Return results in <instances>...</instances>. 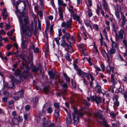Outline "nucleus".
I'll return each instance as SVG.
<instances>
[{"label":"nucleus","instance_id":"17","mask_svg":"<svg viewBox=\"0 0 127 127\" xmlns=\"http://www.w3.org/2000/svg\"><path fill=\"white\" fill-rule=\"evenodd\" d=\"M107 73L110 75V71H111L112 72H114V68L112 66H108L107 67Z\"/></svg>","mask_w":127,"mask_h":127},{"label":"nucleus","instance_id":"20","mask_svg":"<svg viewBox=\"0 0 127 127\" xmlns=\"http://www.w3.org/2000/svg\"><path fill=\"white\" fill-rule=\"evenodd\" d=\"M12 121L13 124L15 125H18L19 123L18 119L16 117H13L12 119Z\"/></svg>","mask_w":127,"mask_h":127},{"label":"nucleus","instance_id":"38","mask_svg":"<svg viewBox=\"0 0 127 127\" xmlns=\"http://www.w3.org/2000/svg\"><path fill=\"white\" fill-rule=\"evenodd\" d=\"M119 60L121 61H124L126 64H124L125 65H127V63L124 60L123 58L122 57L121 55H120L119 57Z\"/></svg>","mask_w":127,"mask_h":127},{"label":"nucleus","instance_id":"36","mask_svg":"<svg viewBox=\"0 0 127 127\" xmlns=\"http://www.w3.org/2000/svg\"><path fill=\"white\" fill-rule=\"evenodd\" d=\"M32 100L34 103H36L38 101V98L37 96H36L34 97L33 98Z\"/></svg>","mask_w":127,"mask_h":127},{"label":"nucleus","instance_id":"64","mask_svg":"<svg viewBox=\"0 0 127 127\" xmlns=\"http://www.w3.org/2000/svg\"><path fill=\"white\" fill-rule=\"evenodd\" d=\"M18 121L19 123L21 122L23 120L22 117L19 116L18 117Z\"/></svg>","mask_w":127,"mask_h":127},{"label":"nucleus","instance_id":"44","mask_svg":"<svg viewBox=\"0 0 127 127\" xmlns=\"http://www.w3.org/2000/svg\"><path fill=\"white\" fill-rule=\"evenodd\" d=\"M53 111V110L50 107H49L47 109V111L48 113H51Z\"/></svg>","mask_w":127,"mask_h":127},{"label":"nucleus","instance_id":"52","mask_svg":"<svg viewBox=\"0 0 127 127\" xmlns=\"http://www.w3.org/2000/svg\"><path fill=\"white\" fill-rule=\"evenodd\" d=\"M12 46V45H10L9 44H8L7 46V50H9Z\"/></svg>","mask_w":127,"mask_h":127},{"label":"nucleus","instance_id":"23","mask_svg":"<svg viewBox=\"0 0 127 127\" xmlns=\"http://www.w3.org/2000/svg\"><path fill=\"white\" fill-rule=\"evenodd\" d=\"M77 71V74L79 76H81L82 77H83V76H82L83 74V72H84L82 71V70L80 69H76Z\"/></svg>","mask_w":127,"mask_h":127},{"label":"nucleus","instance_id":"45","mask_svg":"<svg viewBox=\"0 0 127 127\" xmlns=\"http://www.w3.org/2000/svg\"><path fill=\"white\" fill-rule=\"evenodd\" d=\"M114 107H118L119 105V102L118 100H116V101L114 103Z\"/></svg>","mask_w":127,"mask_h":127},{"label":"nucleus","instance_id":"2","mask_svg":"<svg viewBox=\"0 0 127 127\" xmlns=\"http://www.w3.org/2000/svg\"><path fill=\"white\" fill-rule=\"evenodd\" d=\"M20 68L22 70H24L22 74V76L25 78H26L29 75V66L28 64L22 63L20 66Z\"/></svg>","mask_w":127,"mask_h":127},{"label":"nucleus","instance_id":"43","mask_svg":"<svg viewBox=\"0 0 127 127\" xmlns=\"http://www.w3.org/2000/svg\"><path fill=\"white\" fill-rule=\"evenodd\" d=\"M39 15V16L40 18H42L43 17V12L41 10H40L39 11L37 12Z\"/></svg>","mask_w":127,"mask_h":127},{"label":"nucleus","instance_id":"3","mask_svg":"<svg viewBox=\"0 0 127 127\" xmlns=\"http://www.w3.org/2000/svg\"><path fill=\"white\" fill-rule=\"evenodd\" d=\"M73 110L74 112L72 114L73 119L74 121V123L75 124H76L79 122V120L78 117H76L75 115L76 114L79 116L82 117L83 115V112L82 111H78L75 108H73Z\"/></svg>","mask_w":127,"mask_h":127},{"label":"nucleus","instance_id":"34","mask_svg":"<svg viewBox=\"0 0 127 127\" xmlns=\"http://www.w3.org/2000/svg\"><path fill=\"white\" fill-rule=\"evenodd\" d=\"M40 2V4L41 6V8L43 10L44 7V3L43 0H39Z\"/></svg>","mask_w":127,"mask_h":127},{"label":"nucleus","instance_id":"39","mask_svg":"<svg viewBox=\"0 0 127 127\" xmlns=\"http://www.w3.org/2000/svg\"><path fill=\"white\" fill-rule=\"evenodd\" d=\"M70 55L68 53H67L65 57L66 59L68 60L69 61H70L71 60V59L70 58Z\"/></svg>","mask_w":127,"mask_h":127},{"label":"nucleus","instance_id":"9","mask_svg":"<svg viewBox=\"0 0 127 127\" xmlns=\"http://www.w3.org/2000/svg\"><path fill=\"white\" fill-rule=\"evenodd\" d=\"M66 122L68 125L71 124L72 123V120L70 114H68L66 118Z\"/></svg>","mask_w":127,"mask_h":127},{"label":"nucleus","instance_id":"29","mask_svg":"<svg viewBox=\"0 0 127 127\" xmlns=\"http://www.w3.org/2000/svg\"><path fill=\"white\" fill-rule=\"evenodd\" d=\"M54 106L55 107V109H60L59 103L55 102L54 103Z\"/></svg>","mask_w":127,"mask_h":127},{"label":"nucleus","instance_id":"4","mask_svg":"<svg viewBox=\"0 0 127 127\" xmlns=\"http://www.w3.org/2000/svg\"><path fill=\"white\" fill-rule=\"evenodd\" d=\"M72 22V19L71 18L69 20L67 21L66 23L63 22L62 23L61 27H62L70 28L71 26V23Z\"/></svg>","mask_w":127,"mask_h":127},{"label":"nucleus","instance_id":"6","mask_svg":"<svg viewBox=\"0 0 127 127\" xmlns=\"http://www.w3.org/2000/svg\"><path fill=\"white\" fill-rule=\"evenodd\" d=\"M102 1L103 2L102 5L103 6V9L106 11L108 12L109 13L110 12L109 11V9L106 0H102Z\"/></svg>","mask_w":127,"mask_h":127},{"label":"nucleus","instance_id":"55","mask_svg":"<svg viewBox=\"0 0 127 127\" xmlns=\"http://www.w3.org/2000/svg\"><path fill=\"white\" fill-rule=\"evenodd\" d=\"M69 9V11L71 13H72V14H71V15H72V16H73L72 14H73V16H74V15H75L76 14L73 12V11L72 9V8L71 9Z\"/></svg>","mask_w":127,"mask_h":127},{"label":"nucleus","instance_id":"47","mask_svg":"<svg viewBox=\"0 0 127 127\" xmlns=\"http://www.w3.org/2000/svg\"><path fill=\"white\" fill-rule=\"evenodd\" d=\"M116 16L117 18H120V13L119 11H116L115 12Z\"/></svg>","mask_w":127,"mask_h":127},{"label":"nucleus","instance_id":"18","mask_svg":"<svg viewBox=\"0 0 127 127\" xmlns=\"http://www.w3.org/2000/svg\"><path fill=\"white\" fill-rule=\"evenodd\" d=\"M16 95H18L20 97H22L24 95V91L23 90H21L20 91L16 93Z\"/></svg>","mask_w":127,"mask_h":127},{"label":"nucleus","instance_id":"40","mask_svg":"<svg viewBox=\"0 0 127 127\" xmlns=\"http://www.w3.org/2000/svg\"><path fill=\"white\" fill-rule=\"evenodd\" d=\"M50 122L49 121H46L44 125H43V127H48L49 125L50 124Z\"/></svg>","mask_w":127,"mask_h":127},{"label":"nucleus","instance_id":"41","mask_svg":"<svg viewBox=\"0 0 127 127\" xmlns=\"http://www.w3.org/2000/svg\"><path fill=\"white\" fill-rule=\"evenodd\" d=\"M122 95H124L125 101H127V93L125 91Z\"/></svg>","mask_w":127,"mask_h":127},{"label":"nucleus","instance_id":"7","mask_svg":"<svg viewBox=\"0 0 127 127\" xmlns=\"http://www.w3.org/2000/svg\"><path fill=\"white\" fill-rule=\"evenodd\" d=\"M124 33V30L123 29H121L119 32V34H118V37H116V39L118 40L120 39H123V34Z\"/></svg>","mask_w":127,"mask_h":127},{"label":"nucleus","instance_id":"1","mask_svg":"<svg viewBox=\"0 0 127 127\" xmlns=\"http://www.w3.org/2000/svg\"><path fill=\"white\" fill-rule=\"evenodd\" d=\"M23 16L25 17L23 21L21 18H20L19 19L20 29L22 30L25 36H27L29 37H31L32 35L29 28V21L28 15L27 14L25 13Z\"/></svg>","mask_w":127,"mask_h":127},{"label":"nucleus","instance_id":"10","mask_svg":"<svg viewBox=\"0 0 127 127\" xmlns=\"http://www.w3.org/2000/svg\"><path fill=\"white\" fill-rule=\"evenodd\" d=\"M7 87L10 89H13L15 88V84L12 81H9L7 83Z\"/></svg>","mask_w":127,"mask_h":127},{"label":"nucleus","instance_id":"56","mask_svg":"<svg viewBox=\"0 0 127 127\" xmlns=\"http://www.w3.org/2000/svg\"><path fill=\"white\" fill-rule=\"evenodd\" d=\"M12 115L13 117H17L16 112L15 111H14L12 112Z\"/></svg>","mask_w":127,"mask_h":127},{"label":"nucleus","instance_id":"59","mask_svg":"<svg viewBox=\"0 0 127 127\" xmlns=\"http://www.w3.org/2000/svg\"><path fill=\"white\" fill-rule=\"evenodd\" d=\"M85 25L87 26H90L91 27V26L90 25V23L87 21H85Z\"/></svg>","mask_w":127,"mask_h":127},{"label":"nucleus","instance_id":"15","mask_svg":"<svg viewBox=\"0 0 127 127\" xmlns=\"http://www.w3.org/2000/svg\"><path fill=\"white\" fill-rule=\"evenodd\" d=\"M101 87L99 84L97 83L96 86L95 87V90L97 93H100L101 92Z\"/></svg>","mask_w":127,"mask_h":127},{"label":"nucleus","instance_id":"16","mask_svg":"<svg viewBox=\"0 0 127 127\" xmlns=\"http://www.w3.org/2000/svg\"><path fill=\"white\" fill-rule=\"evenodd\" d=\"M100 118L101 119H102L105 127H110L107 124L105 120V119L104 118H103L102 114H100Z\"/></svg>","mask_w":127,"mask_h":127},{"label":"nucleus","instance_id":"63","mask_svg":"<svg viewBox=\"0 0 127 127\" xmlns=\"http://www.w3.org/2000/svg\"><path fill=\"white\" fill-rule=\"evenodd\" d=\"M6 29L7 30L9 29L11 27V25L9 24H7L6 25Z\"/></svg>","mask_w":127,"mask_h":127},{"label":"nucleus","instance_id":"14","mask_svg":"<svg viewBox=\"0 0 127 127\" xmlns=\"http://www.w3.org/2000/svg\"><path fill=\"white\" fill-rule=\"evenodd\" d=\"M48 74L49 75L50 78L53 79L54 78L55 76V73L52 70L48 72Z\"/></svg>","mask_w":127,"mask_h":127},{"label":"nucleus","instance_id":"62","mask_svg":"<svg viewBox=\"0 0 127 127\" xmlns=\"http://www.w3.org/2000/svg\"><path fill=\"white\" fill-rule=\"evenodd\" d=\"M83 103L85 105H86L87 106H89L90 105V104L86 100H84Z\"/></svg>","mask_w":127,"mask_h":127},{"label":"nucleus","instance_id":"22","mask_svg":"<svg viewBox=\"0 0 127 127\" xmlns=\"http://www.w3.org/2000/svg\"><path fill=\"white\" fill-rule=\"evenodd\" d=\"M44 107H43L42 109L41 112H40L39 113V116L40 117L42 116H44L45 115V111L44 110Z\"/></svg>","mask_w":127,"mask_h":127},{"label":"nucleus","instance_id":"28","mask_svg":"<svg viewBox=\"0 0 127 127\" xmlns=\"http://www.w3.org/2000/svg\"><path fill=\"white\" fill-rule=\"evenodd\" d=\"M60 109H55L54 114L56 117H58L59 116V110Z\"/></svg>","mask_w":127,"mask_h":127},{"label":"nucleus","instance_id":"48","mask_svg":"<svg viewBox=\"0 0 127 127\" xmlns=\"http://www.w3.org/2000/svg\"><path fill=\"white\" fill-rule=\"evenodd\" d=\"M61 45L63 46L64 47H66V43L65 42V40H63L62 43L61 44Z\"/></svg>","mask_w":127,"mask_h":127},{"label":"nucleus","instance_id":"5","mask_svg":"<svg viewBox=\"0 0 127 127\" xmlns=\"http://www.w3.org/2000/svg\"><path fill=\"white\" fill-rule=\"evenodd\" d=\"M90 99L92 101H95L97 104L101 102V98L99 97L94 95L91 97Z\"/></svg>","mask_w":127,"mask_h":127},{"label":"nucleus","instance_id":"37","mask_svg":"<svg viewBox=\"0 0 127 127\" xmlns=\"http://www.w3.org/2000/svg\"><path fill=\"white\" fill-rule=\"evenodd\" d=\"M60 18L59 19H61L63 20V12L59 13Z\"/></svg>","mask_w":127,"mask_h":127},{"label":"nucleus","instance_id":"32","mask_svg":"<svg viewBox=\"0 0 127 127\" xmlns=\"http://www.w3.org/2000/svg\"><path fill=\"white\" fill-rule=\"evenodd\" d=\"M15 29H13L10 32H8L7 33V35L8 36H11L12 35L13 32L15 31Z\"/></svg>","mask_w":127,"mask_h":127},{"label":"nucleus","instance_id":"54","mask_svg":"<svg viewBox=\"0 0 127 127\" xmlns=\"http://www.w3.org/2000/svg\"><path fill=\"white\" fill-rule=\"evenodd\" d=\"M38 68L39 69V70H40V72H41V70L42 68V67L41 64L40 63H39L38 64Z\"/></svg>","mask_w":127,"mask_h":127},{"label":"nucleus","instance_id":"21","mask_svg":"<svg viewBox=\"0 0 127 127\" xmlns=\"http://www.w3.org/2000/svg\"><path fill=\"white\" fill-rule=\"evenodd\" d=\"M61 85L62 86L64 89V91L65 92L66 91L67 89L68 88L67 84L66 83H63L62 82H60Z\"/></svg>","mask_w":127,"mask_h":127},{"label":"nucleus","instance_id":"26","mask_svg":"<svg viewBox=\"0 0 127 127\" xmlns=\"http://www.w3.org/2000/svg\"><path fill=\"white\" fill-rule=\"evenodd\" d=\"M59 5L61 6H63L64 7L66 6L65 3H64L63 1L62 0H58Z\"/></svg>","mask_w":127,"mask_h":127},{"label":"nucleus","instance_id":"25","mask_svg":"<svg viewBox=\"0 0 127 127\" xmlns=\"http://www.w3.org/2000/svg\"><path fill=\"white\" fill-rule=\"evenodd\" d=\"M125 91L124 90L121 88V87H120L118 88V89H117V92H116V93H118L120 92L122 94L123 93H124Z\"/></svg>","mask_w":127,"mask_h":127},{"label":"nucleus","instance_id":"11","mask_svg":"<svg viewBox=\"0 0 127 127\" xmlns=\"http://www.w3.org/2000/svg\"><path fill=\"white\" fill-rule=\"evenodd\" d=\"M116 51V49L112 48L109 51H108L107 53L109 56H110V59L112 58L111 55L114 54Z\"/></svg>","mask_w":127,"mask_h":127},{"label":"nucleus","instance_id":"24","mask_svg":"<svg viewBox=\"0 0 127 127\" xmlns=\"http://www.w3.org/2000/svg\"><path fill=\"white\" fill-rule=\"evenodd\" d=\"M102 53L104 55H105V54H106V56L107 59V61L109 63L110 60V56H109L108 53H107L104 50H103L102 51Z\"/></svg>","mask_w":127,"mask_h":127},{"label":"nucleus","instance_id":"58","mask_svg":"<svg viewBox=\"0 0 127 127\" xmlns=\"http://www.w3.org/2000/svg\"><path fill=\"white\" fill-rule=\"evenodd\" d=\"M83 78V82L84 84L85 85H87L88 84V83L85 79L83 77H82Z\"/></svg>","mask_w":127,"mask_h":127},{"label":"nucleus","instance_id":"46","mask_svg":"<svg viewBox=\"0 0 127 127\" xmlns=\"http://www.w3.org/2000/svg\"><path fill=\"white\" fill-rule=\"evenodd\" d=\"M96 13L99 16L100 15L99 13V7L98 5H97V9L96 10Z\"/></svg>","mask_w":127,"mask_h":127},{"label":"nucleus","instance_id":"49","mask_svg":"<svg viewBox=\"0 0 127 127\" xmlns=\"http://www.w3.org/2000/svg\"><path fill=\"white\" fill-rule=\"evenodd\" d=\"M25 108L26 111H29L30 109V105H27L25 106Z\"/></svg>","mask_w":127,"mask_h":127},{"label":"nucleus","instance_id":"53","mask_svg":"<svg viewBox=\"0 0 127 127\" xmlns=\"http://www.w3.org/2000/svg\"><path fill=\"white\" fill-rule=\"evenodd\" d=\"M83 77H86L88 79L89 78V74L85 72H83Z\"/></svg>","mask_w":127,"mask_h":127},{"label":"nucleus","instance_id":"30","mask_svg":"<svg viewBox=\"0 0 127 127\" xmlns=\"http://www.w3.org/2000/svg\"><path fill=\"white\" fill-rule=\"evenodd\" d=\"M122 42L125 47L127 48V41L125 37H124V39L123 40Z\"/></svg>","mask_w":127,"mask_h":127},{"label":"nucleus","instance_id":"8","mask_svg":"<svg viewBox=\"0 0 127 127\" xmlns=\"http://www.w3.org/2000/svg\"><path fill=\"white\" fill-rule=\"evenodd\" d=\"M21 40L22 41L21 43V48L22 49H26L27 47L28 42L24 41V38L22 37H21Z\"/></svg>","mask_w":127,"mask_h":127},{"label":"nucleus","instance_id":"33","mask_svg":"<svg viewBox=\"0 0 127 127\" xmlns=\"http://www.w3.org/2000/svg\"><path fill=\"white\" fill-rule=\"evenodd\" d=\"M88 10L87 12L88 13V15L89 17H90L92 16L93 15V14L91 12V10L89 8V7L88 8Z\"/></svg>","mask_w":127,"mask_h":127},{"label":"nucleus","instance_id":"60","mask_svg":"<svg viewBox=\"0 0 127 127\" xmlns=\"http://www.w3.org/2000/svg\"><path fill=\"white\" fill-rule=\"evenodd\" d=\"M5 34V32L3 30H1L0 32V34L2 35L3 34Z\"/></svg>","mask_w":127,"mask_h":127},{"label":"nucleus","instance_id":"42","mask_svg":"<svg viewBox=\"0 0 127 127\" xmlns=\"http://www.w3.org/2000/svg\"><path fill=\"white\" fill-rule=\"evenodd\" d=\"M73 18L74 19H76L77 21H78L80 20V17L79 16H76V14L73 16Z\"/></svg>","mask_w":127,"mask_h":127},{"label":"nucleus","instance_id":"12","mask_svg":"<svg viewBox=\"0 0 127 127\" xmlns=\"http://www.w3.org/2000/svg\"><path fill=\"white\" fill-rule=\"evenodd\" d=\"M121 18L122 19L121 22V26L123 27L125 24L126 22L127 21V19L125 16L123 14H121Z\"/></svg>","mask_w":127,"mask_h":127},{"label":"nucleus","instance_id":"19","mask_svg":"<svg viewBox=\"0 0 127 127\" xmlns=\"http://www.w3.org/2000/svg\"><path fill=\"white\" fill-rule=\"evenodd\" d=\"M110 40L112 43V48L116 49L117 47V45L116 43L115 42L113 41L112 38H110Z\"/></svg>","mask_w":127,"mask_h":127},{"label":"nucleus","instance_id":"51","mask_svg":"<svg viewBox=\"0 0 127 127\" xmlns=\"http://www.w3.org/2000/svg\"><path fill=\"white\" fill-rule=\"evenodd\" d=\"M70 35L69 33H66V34L65 36L66 37V40L68 41V40L69 39Z\"/></svg>","mask_w":127,"mask_h":127},{"label":"nucleus","instance_id":"50","mask_svg":"<svg viewBox=\"0 0 127 127\" xmlns=\"http://www.w3.org/2000/svg\"><path fill=\"white\" fill-rule=\"evenodd\" d=\"M61 39V38L60 37H57L55 38V40L56 41L57 44L58 45H59V41Z\"/></svg>","mask_w":127,"mask_h":127},{"label":"nucleus","instance_id":"61","mask_svg":"<svg viewBox=\"0 0 127 127\" xmlns=\"http://www.w3.org/2000/svg\"><path fill=\"white\" fill-rule=\"evenodd\" d=\"M7 97H3L2 98V100L4 102H6L7 101Z\"/></svg>","mask_w":127,"mask_h":127},{"label":"nucleus","instance_id":"13","mask_svg":"<svg viewBox=\"0 0 127 127\" xmlns=\"http://www.w3.org/2000/svg\"><path fill=\"white\" fill-rule=\"evenodd\" d=\"M68 44H67L66 45L68 49V52L71 53L73 52L72 50V48L71 46V43L69 41H68Z\"/></svg>","mask_w":127,"mask_h":127},{"label":"nucleus","instance_id":"57","mask_svg":"<svg viewBox=\"0 0 127 127\" xmlns=\"http://www.w3.org/2000/svg\"><path fill=\"white\" fill-rule=\"evenodd\" d=\"M26 36H25V35L24 37H23V36H22V37L24 38V41H25L26 42H28V37H27Z\"/></svg>","mask_w":127,"mask_h":127},{"label":"nucleus","instance_id":"31","mask_svg":"<svg viewBox=\"0 0 127 127\" xmlns=\"http://www.w3.org/2000/svg\"><path fill=\"white\" fill-rule=\"evenodd\" d=\"M32 70L33 72H37L39 70L38 68L36 66H33L32 67Z\"/></svg>","mask_w":127,"mask_h":127},{"label":"nucleus","instance_id":"27","mask_svg":"<svg viewBox=\"0 0 127 127\" xmlns=\"http://www.w3.org/2000/svg\"><path fill=\"white\" fill-rule=\"evenodd\" d=\"M31 48L33 50L34 52L38 53L39 52V49L38 48H35L33 44L32 45V46L31 47Z\"/></svg>","mask_w":127,"mask_h":127},{"label":"nucleus","instance_id":"35","mask_svg":"<svg viewBox=\"0 0 127 127\" xmlns=\"http://www.w3.org/2000/svg\"><path fill=\"white\" fill-rule=\"evenodd\" d=\"M21 70L20 69H17L15 71V73L16 75H19L20 73Z\"/></svg>","mask_w":127,"mask_h":127}]
</instances>
